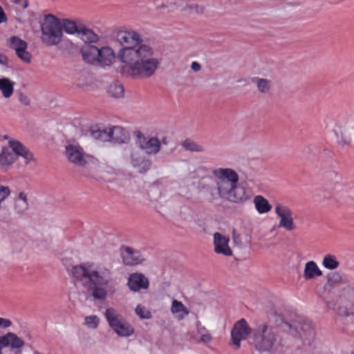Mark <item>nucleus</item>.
Returning a JSON list of instances; mask_svg holds the SVG:
<instances>
[{
  "mask_svg": "<svg viewBox=\"0 0 354 354\" xmlns=\"http://www.w3.org/2000/svg\"><path fill=\"white\" fill-rule=\"evenodd\" d=\"M322 274V271L315 261H310L306 263L303 275L306 280H310L317 277H320Z\"/></svg>",
  "mask_w": 354,
  "mask_h": 354,
  "instance_id": "obj_23",
  "label": "nucleus"
},
{
  "mask_svg": "<svg viewBox=\"0 0 354 354\" xmlns=\"http://www.w3.org/2000/svg\"><path fill=\"white\" fill-rule=\"evenodd\" d=\"M339 129L342 131L348 133L351 136L354 137V119L353 117H348L346 118L344 120H342L339 122Z\"/></svg>",
  "mask_w": 354,
  "mask_h": 354,
  "instance_id": "obj_31",
  "label": "nucleus"
},
{
  "mask_svg": "<svg viewBox=\"0 0 354 354\" xmlns=\"http://www.w3.org/2000/svg\"><path fill=\"white\" fill-rule=\"evenodd\" d=\"M284 325L288 329L289 333L300 338L304 345H310L313 342L315 333L310 320L302 318L295 322L293 324L286 322Z\"/></svg>",
  "mask_w": 354,
  "mask_h": 354,
  "instance_id": "obj_9",
  "label": "nucleus"
},
{
  "mask_svg": "<svg viewBox=\"0 0 354 354\" xmlns=\"http://www.w3.org/2000/svg\"><path fill=\"white\" fill-rule=\"evenodd\" d=\"M7 21V17L6 15V13L2 8V7L0 6V24L5 23Z\"/></svg>",
  "mask_w": 354,
  "mask_h": 354,
  "instance_id": "obj_42",
  "label": "nucleus"
},
{
  "mask_svg": "<svg viewBox=\"0 0 354 354\" xmlns=\"http://www.w3.org/2000/svg\"><path fill=\"white\" fill-rule=\"evenodd\" d=\"M15 82L8 77L0 78V91L5 98L10 97L14 91Z\"/></svg>",
  "mask_w": 354,
  "mask_h": 354,
  "instance_id": "obj_26",
  "label": "nucleus"
},
{
  "mask_svg": "<svg viewBox=\"0 0 354 354\" xmlns=\"http://www.w3.org/2000/svg\"><path fill=\"white\" fill-rule=\"evenodd\" d=\"M158 201L159 203L162 204V203L163 202V196L160 194V196H159L158 199Z\"/></svg>",
  "mask_w": 354,
  "mask_h": 354,
  "instance_id": "obj_50",
  "label": "nucleus"
},
{
  "mask_svg": "<svg viewBox=\"0 0 354 354\" xmlns=\"http://www.w3.org/2000/svg\"><path fill=\"white\" fill-rule=\"evenodd\" d=\"M28 203L26 194L20 192L16 201L15 209L18 214H23L28 209Z\"/></svg>",
  "mask_w": 354,
  "mask_h": 354,
  "instance_id": "obj_29",
  "label": "nucleus"
},
{
  "mask_svg": "<svg viewBox=\"0 0 354 354\" xmlns=\"http://www.w3.org/2000/svg\"><path fill=\"white\" fill-rule=\"evenodd\" d=\"M150 192H152V193H158V192H159L158 189L156 187H151Z\"/></svg>",
  "mask_w": 354,
  "mask_h": 354,
  "instance_id": "obj_49",
  "label": "nucleus"
},
{
  "mask_svg": "<svg viewBox=\"0 0 354 354\" xmlns=\"http://www.w3.org/2000/svg\"><path fill=\"white\" fill-rule=\"evenodd\" d=\"M6 347H9L10 351L15 354H21L25 345L24 341L15 333L9 332L2 335Z\"/></svg>",
  "mask_w": 354,
  "mask_h": 354,
  "instance_id": "obj_17",
  "label": "nucleus"
},
{
  "mask_svg": "<svg viewBox=\"0 0 354 354\" xmlns=\"http://www.w3.org/2000/svg\"><path fill=\"white\" fill-rule=\"evenodd\" d=\"M24 158V162L28 164L33 160V154L17 140H10L9 146L2 148L0 153V165L8 167L13 164L17 157Z\"/></svg>",
  "mask_w": 354,
  "mask_h": 354,
  "instance_id": "obj_7",
  "label": "nucleus"
},
{
  "mask_svg": "<svg viewBox=\"0 0 354 354\" xmlns=\"http://www.w3.org/2000/svg\"><path fill=\"white\" fill-rule=\"evenodd\" d=\"M115 38L124 47L118 53V58L123 65L118 71L122 75L133 79L148 78L156 71L159 62L151 46L140 44V35L132 30H119Z\"/></svg>",
  "mask_w": 354,
  "mask_h": 354,
  "instance_id": "obj_1",
  "label": "nucleus"
},
{
  "mask_svg": "<svg viewBox=\"0 0 354 354\" xmlns=\"http://www.w3.org/2000/svg\"><path fill=\"white\" fill-rule=\"evenodd\" d=\"M274 212L279 218L278 227L290 232L295 230V225L293 219V212L286 205L276 203L274 205Z\"/></svg>",
  "mask_w": 354,
  "mask_h": 354,
  "instance_id": "obj_10",
  "label": "nucleus"
},
{
  "mask_svg": "<svg viewBox=\"0 0 354 354\" xmlns=\"http://www.w3.org/2000/svg\"><path fill=\"white\" fill-rule=\"evenodd\" d=\"M131 162L133 167L137 168L140 173H145L151 165L149 159H146L137 150H133L131 153Z\"/></svg>",
  "mask_w": 354,
  "mask_h": 354,
  "instance_id": "obj_19",
  "label": "nucleus"
},
{
  "mask_svg": "<svg viewBox=\"0 0 354 354\" xmlns=\"http://www.w3.org/2000/svg\"><path fill=\"white\" fill-rule=\"evenodd\" d=\"M19 101L24 105L30 104V99L24 95H21L19 97Z\"/></svg>",
  "mask_w": 354,
  "mask_h": 354,
  "instance_id": "obj_43",
  "label": "nucleus"
},
{
  "mask_svg": "<svg viewBox=\"0 0 354 354\" xmlns=\"http://www.w3.org/2000/svg\"><path fill=\"white\" fill-rule=\"evenodd\" d=\"M8 46L13 49L17 56L24 62L30 63L32 59L31 54L27 50L26 41L17 36L11 37L8 41Z\"/></svg>",
  "mask_w": 354,
  "mask_h": 354,
  "instance_id": "obj_11",
  "label": "nucleus"
},
{
  "mask_svg": "<svg viewBox=\"0 0 354 354\" xmlns=\"http://www.w3.org/2000/svg\"><path fill=\"white\" fill-rule=\"evenodd\" d=\"M189 335L192 340L199 341L205 344L210 343L212 340V337L209 330L201 324L200 321L196 322V332L190 333Z\"/></svg>",
  "mask_w": 354,
  "mask_h": 354,
  "instance_id": "obj_20",
  "label": "nucleus"
},
{
  "mask_svg": "<svg viewBox=\"0 0 354 354\" xmlns=\"http://www.w3.org/2000/svg\"><path fill=\"white\" fill-rule=\"evenodd\" d=\"M80 31L77 37L85 43H96L99 40V36L91 29L87 28L82 24L79 28Z\"/></svg>",
  "mask_w": 354,
  "mask_h": 354,
  "instance_id": "obj_24",
  "label": "nucleus"
},
{
  "mask_svg": "<svg viewBox=\"0 0 354 354\" xmlns=\"http://www.w3.org/2000/svg\"><path fill=\"white\" fill-rule=\"evenodd\" d=\"M253 82L256 84L258 90L261 93H266L269 91L270 88V82L269 80L257 77L253 80Z\"/></svg>",
  "mask_w": 354,
  "mask_h": 354,
  "instance_id": "obj_34",
  "label": "nucleus"
},
{
  "mask_svg": "<svg viewBox=\"0 0 354 354\" xmlns=\"http://www.w3.org/2000/svg\"><path fill=\"white\" fill-rule=\"evenodd\" d=\"M107 133L110 136V140L116 143H124L128 139L129 136L127 131L121 127L114 126L108 130Z\"/></svg>",
  "mask_w": 354,
  "mask_h": 354,
  "instance_id": "obj_21",
  "label": "nucleus"
},
{
  "mask_svg": "<svg viewBox=\"0 0 354 354\" xmlns=\"http://www.w3.org/2000/svg\"><path fill=\"white\" fill-rule=\"evenodd\" d=\"M322 265L326 269L335 270L338 268L339 263L334 255L328 254L324 256Z\"/></svg>",
  "mask_w": 354,
  "mask_h": 354,
  "instance_id": "obj_33",
  "label": "nucleus"
},
{
  "mask_svg": "<svg viewBox=\"0 0 354 354\" xmlns=\"http://www.w3.org/2000/svg\"><path fill=\"white\" fill-rule=\"evenodd\" d=\"M76 285L80 284L91 292L95 299H104L106 288L113 282L111 268L93 262H84L74 266L69 271Z\"/></svg>",
  "mask_w": 354,
  "mask_h": 354,
  "instance_id": "obj_2",
  "label": "nucleus"
},
{
  "mask_svg": "<svg viewBox=\"0 0 354 354\" xmlns=\"http://www.w3.org/2000/svg\"><path fill=\"white\" fill-rule=\"evenodd\" d=\"M251 332V328L245 319L236 322L231 331V339L234 345L240 347L241 340L245 339Z\"/></svg>",
  "mask_w": 354,
  "mask_h": 354,
  "instance_id": "obj_13",
  "label": "nucleus"
},
{
  "mask_svg": "<svg viewBox=\"0 0 354 354\" xmlns=\"http://www.w3.org/2000/svg\"><path fill=\"white\" fill-rule=\"evenodd\" d=\"M253 203L257 212L260 214H266L272 209L268 201L261 195L255 196Z\"/></svg>",
  "mask_w": 354,
  "mask_h": 354,
  "instance_id": "obj_25",
  "label": "nucleus"
},
{
  "mask_svg": "<svg viewBox=\"0 0 354 354\" xmlns=\"http://www.w3.org/2000/svg\"><path fill=\"white\" fill-rule=\"evenodd\" d=\"M65 154L69 162L83 166L86 162V155L84 149L77 144H69L65 147Z\"/></svg>",
  "mask_w": 354,
  "mask_h": 354,
  "instance_id": "obj_14",
  "label": "nucleus"
},
{
  "mask_svg": "<svg viewBox=\"0 0 354 354\" xmlns=\"http://www.w3.org/2000/svg\"><path fill=\"white\" fill-rule=\"evenodd\" d=\"M335 132L337 136V142L339 145L344 147L350 145L353 136L342 131V129H335Z\"/></svg>",
  "mask_w": 354,
  "mask_h": 354,
  "instance_id": "obj_32",
  "label": "nucleus"
},
{
  "mask_svg": "<svg viewBox=\"0 0 354 354\" xmlns=\"http://www.w3.org/2000/svg\"><path fill=\"white\" fill-rule=\"evenodd\" d=\"M0 64L3 66H8V57L0 51Z\"/></svg>",
  "mask_w": 354,
  "mask_h": 354,
  "instance_id": "obj_41",
  "label": "nucleus"
},
{
  "mask_svg": "<svg viewBox=\"0 0 354 354\" xmlns=\"http://www.w3.org/2000/svg\"><path fill=\"white\" fill-rule=\"evenodd\" d=\"M230 239L227 236L222 235L219 232L214 234V252L216 254H222L225 257L232 255V251L229 247Z\"/></svg>",
  "mask_w": 354,
  "mask_h": 354,
  "instance_id": "obj_16",
  "label": "nucleus"
},
{
  "mask_svg": "<svg viewBox=\"0 0 354 354\" xmlns=\"http://www.w3.org/2000/svg\"><path fill=\"white\" fill-rule=\"evenodd\" d=\"M233 240L236 243L241 242L240 236L236 234L235 230H233Z\"/></svg>",
  "mask_w": 354,
  "mask_h": 354,
  "instance_id": "obj_46",
  "label": "nucleus"
},
{
  "mask_svg": "<svg viewBox=\"0 0 354 354\" xmlns=\"http://www.w3.org/2000/svg\"><path fill=\"white\" fill-rule=\"evenodd\" d=\"M62 31H64L68 35H76L77 36L80 27L82 26V23L80 21H75L68 19H60Z\"/></svg>",
  "mask_w": 354,
  "mask_h": 354,
  "instance_id": "obj_22",
  "label": "nucleus"
},
{
  "mask_svg": "<svg viewBox=\"0 0 354 354\" xmlns=\"http://www.w3.org/2000/svg\"><path fill=\"white\" fill-rule=\"evenodd\" d=\"M254 345L260 352H270L283 345L277 329L272 326L259 325L254 333Z\"/></svg>",
  "mask_w": 354,
  "mask_h": 354,
  "instance_id": "obj_4",
  "label": "nucleus"
},
{
  "mask_svg": "<svg viewBox=\"0 0 354 354\" xmlns=\"http://www.w3.org/2000/svg\"><path fill=\"white\" fill-rule=\"evenodd\" d=\"M15 2L16 3H21L24 8H26L28 6V2L27 0H15Z\"/></svg>",
  "mask_w": 354,
  "mask_h": 354,
  "instance_id": "obj_45",
  "label": "nucleus"
},
{
  "mask_svg": "<svg viewBox=\"0 0 354 354\" xmlns=\"http://www.w3.org/2000/svg\"><path fill=\"white\" fill-rule=\"evenodd\" d=\"M127 285L131 291L138 292L142 289L148 288L149 280L144 274L135 272L129 275Z\"/></svg>",
  "mask_w": 354,
  "mask_h": 354,
  "instance_id": "obj_18",
  "label": "nucleus"
},
{
  "mask_svg": "<svg viewBox=\"0 0 354 354\" xmlns=\"http://www.w3.org/2000/svg\"><path fill=\"white\" fill-rule=\"evenodd\" d=\"M83 60L95 66L106 68L111 66L115 60V55L112 48L94 45H86L81 48Z\"/></svg>",
  "mask_w": 354,
  "mask_h": 354,
  "instance_id": "obj_5",
  "label": "nucleus"
},
{
  "mask_svg": "<svg viewBox=\"0 0 354 354\" xmlns=\"http://www.w3.org/2000/svg\"><path fill=\"white\" fill-rule=\"evenodd\" d=\"M136 313L140 319H149L151 317V312L144 306L139 304L136 308Z\"/></svg>",
  "mask_w": 354,
  "mask_h": 354,
  "instance_id": "obj_37",
  "label": "nucleus"
},
{
  "mask_svg": "<svg viewBox=\"0 0 354 354\" xmlns=\"http://www.w3.org/2000/svg\"><path fill=\"white\" fill-rule=\"evenodd\" d=\"M352 290H353V292L354 293V286L352 288Z\"/></svg>",
  "mask_w": 354,
  "mask_h": 354,
  "instance_id": "obj_55",
  "label": "nucleus"
},
{
  "mask_svg": "<svg viewBox=\"0 0 354 354\" xmlns=\"http://www.w3.org/2000/svg\"><path fill=\"white\" fill-rule=\"evenodd\" d=\"M192 69L194 71H198L201 69V65L196 62H193L191 65Z\"/></svg>",
  "mask_w": 354,
  "mask_h": 354,
  "instance_id": "obj_44",
  "label": "nucleus"
},
{
  "mask_svg": "<svg viewBox=\"0 0 354 354\" xmlns=\"http://www.w3.org/2000/svg\"><path fill=\"white\" fill-rule=\"evenodd\" d=\"M136 143L147 154H156L160 151V142L157 138H147L140 132L137 133Z\"/></svg>",
  "mask_w": 354,
  "mask_h": 354,
  "instance_id": "obj_15",
  "label": "nucleus"
},
{
  "mask_svg": "<svg viewBox=\"0 0 354 354\" xmlns=\"http://www.w3.org/2000/svg\"><path fill=\"white\" fill-rule=\"evenodd\" d=\"M100 324V318L95 315L86 316L84 317V324L90 329H95Z\"/></svg>",
  "mask_w": 354,
  "mask_h": 354,
  "instance_id": "obj_35",
  "label": "nucleus"
},
{
  "mask_svg": "<svg viewBox=\"0 0 354 354\" xmlns=\"http://www.w3.org/2000/svg\"><path fill=\"white\" fill-rule=\"evenodd\" d=\"M339 314L340 315H347V313H346V310H339V311L338 312Z\"/></svg>",
  "mask_w": 354,
  "mask_h": 354,
  "instance_id": "obj_51",
  "label": "nucleus"
},
{
  "mask_svg": "<svg viewBox=\"0 0 354 354\" xmlns=\"http://www.w3.org/2000/svg\"><path fill=\"white\" fill-rule=\"evenodd\" d=\"M327 178L334 180L335 183H337L341 178L338 174L334 171H330L327 175Z\"/></svg>",
  "mask_w": 354,
  "mask_h": 354,
  "instance_id": "obj_40",
  "label": "nucleus"
},
{
  "mask_svg": "<svg viewBox=\"0 0 354 354\" xmlns=\"http://www.w3.org/2000/svg\"><path fill=\"white\" fill-rule=\"evenodd\" d=\"M6 348V346H5V344H4V341L3 340V337L1 335V336H0V354H3L2 353V348Z\"/></svg>",
  "mask_w": 354,
  "mask_h": 354,
  "instance_id": "obj_47",
  "label": "nucleus"
},
{
  "mask_svg": "<svg viewBox=\"0 0 354 354\" xmlns=\"http://www.w3.org/2000/svg\"><path fill=\"white\" fill-rule=\"evenodd\" d=\"M162 143L167 144L166 138L162 139Z\"/></svg>",
  "mask_w": 354,
  "mask_h": 354,
  "instance_id": "obj_53",
  "label": "nucleus"
},
{
  "mask_svg": "<svg viewBox=\"0 0 354 354\" xmlns=\"http://www.w3.org/2000/svg\"><path fill=\"white\" fill-rule=\"evenodd\" d=\"M190 8H192V9L195 8L196 12L198 13L203 12L202 8H199L197 5L192 6H190Z\"/></svg>",
  "mask_w": 354,
  "mask_h": 354,
  "instance_id": "obj_48",
  "label": "nucleus"
},
{
  "mask_svg": "<svg viewBox=\"0 0 354 354\" xmlns=\"http://www.w3.org/2000/svg\"><path fill=\"white\" fill-rule=\"evenodd\" d=\"M183 146L185 149L191 151L201 152L204 150L202 145L189 140H185Z\"/></svg>",
  "mask_w": 354,
  "mask_h": 354,
  "instance_id": "obj_36",
  "label": "nucleus"
},
{
  "mask_svg": "<svg viewBox=\"0 0 354 354\" xmlns=\"http://www.w3.org/2000/svg\"><path fill=\"white\" fill-rule=\"evenodd\" d=\"M107 92L111 97L119 98L124 95V88L119 82L114 81L109 84Z\"/></svg>",
  "mask_w": 354,
  "mask_h": 354,
  "instance_id": "obj_30",
  "label": "nucleus"
},
{
  "mask_svg": "<svg viewBox=\"0 0 354 354\" xmlns=\"http://www.w3.org/2000/svg\"><path fill=\"white\" fill-rule=\"evenodd\" d=\"M171 311L173 314L176 315L177 317L180 319H183L189 313V311L184 304L176 299L172 301Z\"/></svg>",
  "mask_w": 354,
  "mask_h": 354,
  "instance_id": "obj_27",
  "label": "nucleus"
},
{
  "mask_svg": "<svg viewBox=\"0 0 354 354\" xmlns=\"http://www.w3.org/2000/svg\"><path fill=\"white\" fill-rule=\"evenodd\" d=\"M12 326V322L6 318L0 317V328H8Z\"/></svg>",
  "mask_w": 354,
  "mask_h": 354,
  "instance_id": "obj_39",
  "label": "nucleus"
},
{
  "mask_svg": "<svg viewBox=\"0 0 354 354\" xmlns=\"http://www.w3.org/2000/svg\"><path fill=\"white\" fill-rule=\"evenodd\" d=\"M212 175L215 187L211 191H216L221 199L239 203L246 201L250 198L245 187L239 185V176L234 169L215 168L212 169Z\"/></svg>",
  "mask_w": 354,
  "mask_h": 354,
  "instance_id": "obj_3",
  "label": "nucleus"
},
{
  "mask_svg": "<svg viewBox=\"0 0 354 354\" xmlns=\"http://www.w3.org/2000/svg\"><path fill=\"white\" fill-rule=\"evenodd\" d=\"M327 306H328V308H333V304H332L330 302H328Z\"/></svg>",
  "mask_w": 354,
  "mask_h": 354,
  "instance_id": "obj_52",
  "label": "nucleus"
},
{
  "mask_svg": "<svg viewBox=\"0 0 354 354\" xmlns=\"http://www.w3.org/2000/svg\"><path fill=\"white\" fill-rule=\"evenodd\" d=\"M104 317L109 326L118 336L129 337L133 335V327L115 309L113 308H106Z\"/></svg>",
  "mask_w": 354,
  "mask_h": 354,
  "instance_id": "obj_8",
  "label": "nucleus"
},
{
  "mask_svg": "<svg viewBox=\"0 0 354 354\" xmlns=\"http://www.w3.org/2000/svg\"><path fill=\"white\" fill-rule=\"evenodd\" d=\"M120 253L123 263L127 266L138 265L146 260L145 256L140 251L131 247L121 246Z\"/></svg>",
  "mask_w": 354,
  "mask_h": 354,
  "instance_id": "obj_12",
  "label": "nucleus"
},
{
  "mask_svg": "<svg viewBox=\"0 0 354 354\" xmlns=\"http://www.w3.org/2000/svg\"><path fill=\"white\" fill-rule=\"evenodd\" d=\"M41 27V41L48 46H57L62 40L63 33L60 19L51 14L44 16L39 21Z\"/></svg>",
  "mask_w": 354,
  "mask_h": 354,
  "instance_id": "obj_6",
  "label": "nucleus"
},
{
  "mask_svg": "<svg viewBox=\"0 0 354 354\" xmlns=\"http://www.w3.org/2000/svg\"><path fill=\"white\" fill-rule=\"evenodd\" d=\"M34 354H40V353H39L38 351H35Z\"/></svg>",
  "mask_w": 354,
  "mask_h": 354,
  "instance_id": "obj_54",
  "label": "nucleus"
},
{
  "mask_svg": "<svg viewBox=\"0 0 354 354\" xmlns=\"http://www.w3.org/2000/svg\"><path fill=\"white\" fill-rule=\"evenodd\" d=\"M108 130L102 129L97 126H93L89 130L90 136L95 140L106 142L110 140V136L107 133Z\"/></svg>",
  "mask_w": 354,
  "mask_h": 354,
  "instance_id": "obj_28",
  "label": "nucleus"
},
{
  "mask_svg": "<svg viewBox=\"0 0 354 354\" xmlns=\"http://www.w3.org/2000/svg\"><path fill=\"white\" fill-rule=\"evenodd\" d=\"M11 190L9 187L5 185H0V210L1 209V203L4 201L10 194Z\"/></svg>",
  "mask_w": 354,
  "mask_h": 354,
  "instance_id": "obj_38",
  "label": "nucleus"
}]
</instances>
